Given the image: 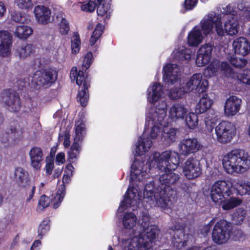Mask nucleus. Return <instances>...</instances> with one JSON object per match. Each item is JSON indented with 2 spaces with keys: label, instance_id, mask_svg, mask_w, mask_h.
<instances>
[{
  "label": "nucleus",
  "instance_id": "1",
  "mask_svg": "<svg viewBox=\"0 0 250 250\" xmlns=\"http://www.w3.org/2000/svg\"><path fill=\"white\" fill-rule=\"evenodd\" d=\"M180 164L179 155L178 153L169 150L165 151L162 153L154 152L152 158L149 162L150 167H156L158 169L165 173L160 175L159 182L161 184L160 195H165L169 193L168 196L171 204L172 191L170 186L175 184L180 179V176L172 172Z\"/></svg>",
  "mask_w": 250,
  "mask_h": 250
},
{
  "label": "nucleus",
  "instance_id": "2",
  "mask_svg": "<svg viewBox=\"0 0 250 250\" xmlns=\"http://www.w3.org/2000/svg\"><path fill=\"white\" fill-rule=\"evenodd\" d=\"M167 104L163 101L157 106L150 108L146 114L145 131L136 144L135 153L142 155L148 152L161 130L166 124Z\"/></svg>",
  "mask_w": 250,
  "mask_h": 250
},
{
  "label": "nucleus",
  "instance_id": "3",
  "mask_svg": "<svg viewBox=\"0 0 250 250\" xmlns=\"http://www.w3.org/2000/svg\"><path fill=\"white\" fill-rule=\"evenodd\" d=\"M160 232L158 227L150 225L149 216L145 214L138 229L133 230V237L122 242L123 250H148L155 243Z\"/></svg>",
  "mask_w": 250,
  "mask_h": 250
},
{
  "label": "nucleus",
  "instance_id": "4",
  "mask_svg": "<svg viewBox=\"0 0 250 250\" xmlns=\"http://www.w3.org/2000/svg\"><path fill=\"white\" fill-rule=\"evenodd\" d=\"M145 164L143 161L135 160L131 167L130 180L132 183L130 185L125 196L124 201L120 205L118 211L123 212L128 207L136 208L142 197L139 187L145 185V182L150 178V174L144 170Z\"/></svg>",
  "mask_w": 250,
  "mask_h": 250
},
{
  "label": "nucleus",
  "instance_id": "5",
  "mask_svg": "<svg viewBox=\"0 0 250 250\" xmlns=\"http://www.w3.org/2000/svg\"><path fill=\"white\" fill-rule=\"evenodd\" d=\"M223 166L229 174L245 172L250 168V155L243 149H233L224 156Z\"/></svg>",
  "mask_w": 250,
  "mask_h": 250
},
{
  "label": "nucleus",
  "instance_id": "6",
  "mask_svg": "<svg viewBox=\"0 0 250 250\" xmlns=\"http://www.w3.org/2000/svg\"><path fill=\"white\" fill-rule=\"evenodd\" d=\"M70 77L72 81L76 80V83L80 86L77 95V101L82 106L87 104L89 94L88 88L90 85V80L84 70H80L78 72L77 68L73 67L70 71Z\"/></svg>",
  "mask_w": 250,
  "mask_h": 250
},
{
  "label": "nucleus",
  "instance_id": "7",
  "mask_svg": "<svg viewBox=\"0 0 250 250\" xmlns=\"http://www.w3.org/2000/svg\"><path fill=\"white\" fill-rule=\"evenodd\" d=\"M154 189V182L151 180L149 181V184H146L144 191V200L151 207H160L165 209L170 205V200L168 196L169 193L167 194V197L164 195H160V192H153Z\"/></svg>",
  "mask_w": 250,
  "mask_h": 250
},
{
  "label": "nucleus",
  "instance_id": "8",
  "mask_svg": "<svg viewBox=\"0 0 250 250\" xmlns=\"http://www.w3.org/2000/svg\"><path fill=\"white\" fill-rule=\"evenodd\" d=\"M221 16L210 13L205 16L201 21L198 26L203 32V34L207 36L213 33V25L218 36H223L224 31L221 21Z\"/></svg>",
  "mask_w": 250,
  "mask_h": 250
},
{
  "label": "nucleus",
  "instance_id": "9",
  "mask_svg": "<svg viewBox=\"0 0 250 250\" xmlns=\"http://www.w3.org/2000/svg\"><path fill=\"white\" fill-rule=\"evenodd\" d=\"M233 185L225 180H218L210 187L209 196L214 203H220L225 196H230L232 194Z\"/></svg>",
  "mask_w": 250,
  "mask_h": 250
},
{
  "label": "nucleus",
  "instance_id": "10",
  "mask_svg": "<svg viewBox=\"0 0 250 250\" xmlns=\"http://www.w3.org/2000/svg\"><path fill=\"white\" fill-rule=\"evenodd\" d=\"M216 139L221 144L230 142L236 133V128L231 123L223 121L215 128Z\"/></svg>",
  "mask_w": 250,
  "mask_h": 250
},
{
  "label": "nucleus",
  "instance_id": "11",
  "mask_svg": "<svg viewBox=\"0 0 250 250\" xmlns=\"http://www.w3.org/2000/svg\"><path fill=\"white\" fill-rule=\"evenodd\" d=\"M230 236V223L222 220L217 222L212 232L213 242L217 244L226 243Z\"/></svg>",
  "mask_w": 250,
  "mask_h": 250
},
{
  "label": "nucleus",
  "instance_id": "12",
  "mask_svg": "<svg viewBox=\"0 0 250 250\" xmlns=\"http://www.w3.org/2000/svg\"><path fill=\"white\" fill-rule=\"evenodd\" d=\"M57 78V72L52 69L37 71L32 77L33 83L39 86L48 87L54 83Z\"/></svg>",
  "mask_w": 250,
  "mask_h": 250
},
{
  "label": "nucleus",
  "instance_id": "13",
  "mask_svg": "<svg viewBox=\"0 0 250 250\" xmlns=\"http://www.w3.org/2000/svg\"><path fill=\"white\" fill-rule=\"evenodd\" d=\"M183 172L188 179L199 177L202 173V167L199 160L191 156L188 158L182 165Z\"/></svg>",
  "mask_w": 250,
  "mask_h": 250
},
{
  "label": "nucleus",
  "instance_id": "14",
  "mask_svg": "<svg viewBox=\"0 0 250 250\" xmlns=\"http://www.w3.org/2000/svg\"><path fill=\"white\" fill-rule=\"evenodd\" d=\"M111 0H95L94 1H91L81 6L82 11L89 12H93L97 6V13L98 16H104L106 15L107 18L110 16V2Z\"/></svg>",
  "mask_w": 250,
  "mask_h": 250
},
{
  "label": "nucleus",
  "instance_id": "15",
  "mask_svg": "<svg viewBox=\"0 0 250 250\" xmlns=\"http://www.w3.org/2000/svg\"><path fill=\"white\" fill-rule=\"evenodd\" d=\"M0 101L5 104L8 110L16 112L21 107V103L19 96L11 89H5L0 93Z\"/></svg>",
  "mask_w": 250,
  "mask_h": 250
},
{
  "label": "nucleus",
  "instance_id": "16",
  "mask_svg": "<svg viewBox=\"0 0 250 250\" xmlns=\"http://www.w3.org/2000/svg\"><path fill=\"white\" fill-rule=\"evenodd\" d=\"M185 86L187 91L188 92L197 90L199 92H203L208 88V82L205 79H203L201 74L197 73L191 77Z\"/></svg>",
  "mask_w": 250,
  "mask_h": 250
},
{
  "label": "nucleus",
  "instance_id": "17",
  "mask_svg": "<svg viewBox=\"0 0 250 250\" xmlns=\"http://www.w3.org/2000/svg\"><path fill=\"white\" fill-rule=\"evenodd\" d=\"M13 44L12 35L7 31H0V56L8 57L11 54Z\"/></svg>",
  "mask_w": 250,
  "mask_h": 250
},
{
  "label": "nucleus",
  "instance_id": "18",
  "mask_svg": "<svg viewBox=\"0 0 250 250\" xmlns=\"http://www.w3.org/2000/svg\"><path fill=\"white\" fill-rule=\"evenodd\" d=\"M163 70V80L168 84L174 83L180 78L181 69L176 64H167Z\"/></svg>",
  "mask_w": 250,
  "mask_h": 250
},
{
  "label": "nucleus",
  "instance_id": "19",
  "mask_svg": "<svg viewBox=\"0 0 250 250\" xmlns=\"http://www.w3.org/2000/svg\"><path fill=\"white\" fill-rule=\"evenodd\" d=\"M178 147L181 155H187L199 151L201 146L197 139L189 138L183 140L179 143Z\"/></svg>",
  "mask_w": 250,
  "mask_h": 250
},
{
  "label": "nucleus",
  "instance_id": "20",
  "mask_svg": "<svg viewBox=\"0 0 250 250\" xmlns=\"http://www.w3.org/2000/svg\"><path fill=\"white\" fill-rule=\"evenodd\" d=\"M242 104L240 98L231 96L226 100L224 105V114L226 116L235 115L240 110Z\"/></svg>",
  "mask_w": 250,
  "mask_h": 250
},
{
  "label": "nucleus",
  "instance_id": "21",
  "mask_svg": "<svg viewBox=\"0 0 250 250\" xmlns=\"http://www.w3.org/2000/svg\"><path fill=\"white\" fill-rule=\"evenodd\" d=\"M213 46L209 43L202 45L197 54L196 63L198 66L202 67L207 64L211 58Z\"/></svg>",
  "mask_w": 250,
  "mask_h": 250
},
{
  "label": "nucleus",
  "instance_id": "22",
  "mask_svg": "<svg viewBox=\"0 0 250 250\" xmlns=\"http://www.w3.org/2000/svg\"><path fill=\"white\" fill-rule=\"evenodd\" d=\"M34 13L38 23L45 25L51 22V12L48 7L44 5L36 6Z\"/></svg>",
  "mask_w": 250,
  "mask_h": 250
},
{
  "label": "nucleus",
  "instance_id": "23",
  "mask_svg": "<svg viewBox=\"0 0 250 250\" xmlns=\"http://www.w3.org/2000/svg\"><path fill=\"white\" fill-rule=\"evenodd\" d=\"M30 165L36 170H40L43 160V154L41 148L38 146L32 147L28 153Z\"/></svg>",
  "mask_w": 250,
  "mask_h": 250
},
{
  "label": "nucleus",
  "instance_id": "24",
  "mask_svg": "<svg viewBox=\"0 0 250 250\" xmlns=\"http://www.w3.org/2000/svg\"><path fill=\"white\" fill-rule=\"evenodd\" d=\"M223 36L225 33L229 35L233 36L237 34L239 29V21L238 16L229 15L225 17Z\"/></svg>",
  "mask_w": 250,
  "mask_h": 250
},
{
  "label": "nucleus",
  "instance_id": "25",
  "mask_svg": "<svg viewBox=\"0 0 250 250\" xmlns=\"http://www.w3.org/2000/svg\"><path fill=\"white\" fill-rule=\"evenodd\" d=\"M192 236L190 234H185L182 230H177L174 232L172 238L173 246L178 250L185 248L191 241Z\"/></svg>",
  "mask_w": 250,
  "mask_h": 250
},
{
  "label": "nucleus",
  "instance_id": "26",
  "mask_svg": "<svg viewBox=\"0 0 250 250\" xmlns=\"http://www.w3.org/2000/svg\"><path fill=\"white\" fill-rule=\"evenodd\" d=\"M70 174L67 173L63 175L62 178L63 184L61 185L55 195H53L52 203L53 208H57L60 205L65 194V187L64 184H68L70 181Z\"/></svg>",
  "mask_w": 250,
  "mask_h": 250
},
{
  "label": "nucleus",
  "instance_id": "27",
  "mask_svg": "<svg viewBox=\"0 0 250 250\" xmlns=\"http://www.w3.org/2000/svg\"><path fill=\"white\" fill-rule=\"evenodd\" d=\"M233 47L235 54L245 56L250 52V43L244 37H240L233 42Z\"/></svg>",
  "mask_w": 250,
  "mask_h": 250
},
{
  "label": "nucleus",
  "instance_id": "28",
  "mask_svg": "<svg viewBox=\"0 0 250 250\" xmlns=\"http://www.w3.org/2000/svg\"><path fill=\"white\" fill-rule=\"evenodd\" d=\"M163 90L159 83H155L147 89V100L149 103H155L162 96Z\"/></svg>",
  "mask_w": 250,
  "mask_h": 250
},
{
  "label": "nucleus",
  "instance_id": "29",
  "mask_svg": "<svg viewBox=\"0 0 250 250\" xmlns=\"http://www.w3.org/2000/svg\"><path fill=\"white\" fill-rule=\"evenodd\" d=\"M187 112L185 105L179 103L173 104L168 110L169 117L174 120L184 119Z\"/></svg>",
  "mask_w": 250,
  "mask_h": 250
},
{
  "label": "nucleus",
  "instance_id": "30",
  "mask_svg": "<svg viewBox=\"0 0 250 250\" xmlns=\"http://www.w3.org/2000/svg\"><path fill=\"white\" fill-rule=\"evenodd\" d=\"M204 35L202 33L200 27L195 26L188 33V43L190 46H197L204 39Z\"/></svg>",
  "mask_w": 250,
  "mask_h": 250
},
{
  "label": "nucleus",
  "instance_id": "31",
  "mask_svg": "<svg viewBox=\"0 0 250 250\" xmlns=\"http://www.w3.org/2000/svg\"><path fill=\"white\" fill-rule=\"evenodd\" d=\"M166 125V124L162 129L161 139L166 145H169L176 141L177 130Z\"/></svg>",
  "mask_w": 250,
  "mask_h": 250
},
{
  "label": "nucleus",
  "instance_id": "32",
  "mask_svg": "<svg viewBox=\"0 0 250 250\" xmlns=\"http://www.w3.org/2000/svg\"><path fill=\"white\" fill-rule=\"evenodd\" d=\"M212 104V101L208 96L206 94H204L196 106V113L198 114L204 113L210 107Z\"/></svg>",
  "mask_w": 250,
  "mask_h": 250
},
{
  "label": "nucleus",
  "instance_id": "33",
  "mask_svg": "<svg viewBox=\"0 0 250 250\" xmlns=\"http://www.w3.org/2000/svg\"><path fill=\"white\" fill-rule=\"evenodd\" d=\"M15 177L16 181L20 184L24 186H30L31 181L29 179H26L28 173L22 167H17L15 170Z\"/></svg>",
  "mask_w": 250,
  "mask_h": 250
},
{
  "label": "nucleus",
  "instance_id": "34",
  "mask_svg": "<svg viewBox=\"0 0 250 250\" xmlns=\"http://www.w3.org/2000/svg\"><path fill=\"white\" fill-rule=\"evenodd\" d=\"M13 33L19 39H26L32 34L33 29L27 25H20L16 27Z\"/></svg>",
  "mask_w": 250,
  "mask_h": 250
},
{
  "label": "nucleus",
  "instance_id": "35",
  "mask_svg": "<svg viewBox=\"0 0 250 250\" xmlns=\"http://www.w3.org/2000/svg\"><path fill=\"white\" fill-rule=\"evenodd\" d=\"M242 203V200L238 197H231L229 199L222 200V202L217 203L221 204L222 208L224 210H230L238 206Z\"/></svg>",
  "mask_w": 250,
  "mask_h": 250
},
{
  "label": "nucleus",
  "instance_id": "36",
  "mask_svg": "<svg viewBox=\"0 0 250 250\" xmlns=\"http://www.w3.org/2000/svg\"><path fill=\"white\" fill-rule=\"evenodd\" d=\"M172 55L176 60H188L190 59L191 51L184 46H182L178 49H175L173 52Z\"/></svg>",
  "mask_w": 250,
  "mask_h": 250
},
{
  "label": "nucleus",
  "instance_id": "37",
  "mask_svg": "<svg viewBox=\"0 0 250 250\" xmlns=\"http://www.w3.org/2000/svg\"><path fill=\"white\" fill-rule=\"evenodd\" d=\"M122 222L125 229H131L136 225L137 217L132 212L126 213L123 217Z\"/></svg>",
  "mask_w": 250,
  "mask_h": 250
},
{
  "label": "nucleus",
  "instance_id": "38",
  "mask_svg": "<svg viewBox=\"0 0 250 250\" xmlns=\"http://www.w3.org/2000/svg\"><path fill=\"white\" fill-rule=\"evenodd\" d=\"M205 123L209 132L213 130L215 122L217 120V116L214 110L209 109L205 117Z\"/></svg>",
  "mask_w": 250,
  "mask_h": 250
},
{
  "label": "nucleus",
  "instance_id": "39",
  "mask_svg": "<svg viewBox=\"0 0 250 250\" xmlns=\"http://www.w3.org/2000/svg\"><path fill=\"white\" fill-rule=\"evenodd\" d=\"M35 52V47L31 44L21 45L17 50V52L21 59H25Z\"/></svg>",
  "mask_w": 250,
  "mask_h": 250
},
{
  "label": "nucleus",
  "instance_id": "40",
  "mask_svg": "<svg viewBox=\"0 0 250 250\" xmlns=\"http://www.w3.org/2000/svg\"><path fill=\"white\" fill-rule=\"evenodd\" d=\"M234 189L238 194L244 195L250 193V182L247 181H238L234 186Z\"/></svg>",
  "mask_w": 250,
  "mask_h": 250
},
{
  "label": "nucleus",
  "instance_id": "41",
  "mask_svg": "<svg viewBox=\"0 0 250 250\" xmlns=\"http://www.w3.org/2000/svg\"><path fill=\"white\" fill-rule=\"evenodd\" d=\"M85 134L84 124L81 121H78L75 124V134L74 142L78 143L83 140Z\"/></svg>",
  "mask_w": 250,
  "mask_h": 250
},
{
  "label": "nucleus",
  "instance_id": "42",
  "mask_svg": "<svg viewBox=\"0 0 250 250\" xmlns=\"http://www.w3.org/2000/svg\"><path fill=\"white\" fill-rule=\"evenodd\" d=\"M188 91H187L185 85L182 86L180 85L179 87L175 86L170 90L169 96L172 99L177 100L181 98Z\"/></svg>",
  "mask_w": 250,
  "mask_h": 250
},
{
  "label": "nucleus",
  "instance_id": "43",
  "mask_svg": "<svg viewBox=\"0 0 250 250\" xmlns=\"http://www.w3.org/2000/svg\"><path fill=\"white\" fill-rule=\"evenodd\" d=\"M81 45V41L79 33L75 32L71 38V48L73 53L79 52Z\"/></svg>",
  "mask_w": 250,
  "mask_h": 250
},
{
  "label": "nucleus",
  "instance_id": "44",
  "mask_svg": "<svg viewBox=\"0 0 250 250\" xmlns=\"http://www.w3.org/2000/svg\"><path fill=\"white\" fill-rule=\"evenodd\" d=\"M246 215V211L242 208H239L233 214L232 216V221L235 224L240 225L243 222Z\"/></svg>",
  "mask_w": 250,
  "mask_h": 250
},
{
  "label": "nucleus",
  "instance_id": "45",
  "mask_svg": "<svg viewBox=\"0 0 250 250\" xmlns=\"http://www.w3.org/2000/svg\"><path fill=\"white\" fill-rule=\"evenodd\" d=\"M186 123L189 128L192 129L195 128L198 123L197 114L193 112L189 113L186 117Z\"/></svg>",
  "mask_w": 250,
  "mask_h": 250
},
{
  "label": "nucleus",
  "instance_id": "46",
  "mask_svg": "<svg viewBox=\"0 0 250 250\" xmlns=\"http://www.w3.org/2000/svg\"><path fill=\"white\" fill-rule=\"evenodd\" d=\"M80 146L78 143L74 142L70 150L68 153V158L70 162H74L79 156Z\"/></svg>",
  "mask_w": 250,
  "mask_h": 250
},
{
  "label": "nucleus",
  "instance_id": "47",
  "mask_svg": "<svg viewBox=\"0 0 250 250\" xmlns=\"http://www.w3.org/2000/svg\"><path fill=\"white\" fill-rule=\"evenodd\" d=\"M104 27L101 23H98L93 31L90 40V44L91 45H94L97 41L102 35Z\"/></svg>",
  "mask_w": 250,
  "mask_h": 250
},
{
  "label": "nucleus",
  "instance_id": "48",
  "mask_svg": "<svg viewBox=\"0 0 250 250\" xmlns=\"http://www.w3.org/2000/svg\"><path fill=\"white\" fill-rule=\"evenodd\" d=\"M58 30L62 35H67L69 30L70 26L68 21L64 17H61L58 25Z\"/></svg>",
  "mask_w": 250,
  "mask_h": 250
},
{
  "label": "nucleus",
  "instance_id": "49",
  "mask_svg": "<svg viewBox=\"0 0 250 250\" xmlns=\"http://www.w3.org/2000/svg\"><path fill=\"white\" fill-rule=\"evenodd\" d=\"M229 61L232 65L235 67H243L246 65L248 61L244 58H237L234 56L229 58Z\"/></svg>",
  "mask_w": 250,
  "mask_h": 250
},
{
  "label": "nucleus",
  "instance_id": "50",
  "mask_svg": "<svg viewBox=\"0 0 250 250\" xmlns=\"http://www.w3.org/2000/svg\"><path fill=\"white\" fill-rule=\"evenodd\" d=\"M49 229V221L48 220L42 221L38 228V236L42 238V236L47 232Z\"/></svg>",
  "mask_w": 250,
  "mask_h": 250
},
{
  "label": "nucleus",
  "instance_id": "51",
  "mask_svg": "<svg viewBox=\"0 0 250 250\" xmlns=\"http://www.w3.org/2000/svg\"><path fill=\"white\" fill-rule=\"evenodd\" d=\"M14 2L21 9H28L33 6V3L31 0H14Z\"/></svg>",
  "mask_w": 250,
  "mask_h": 250
},
{
  "label": "nucleus",
  "instance_id": "52",
  "mask_svg": "<svg viewBox=\"0 0 250 250\" xmlns=\"http://www.w3.org/2000/svg\"><path fill=\"white\" fill-rule=\"evenodd\" d=\"M238 80L244 84L250 85V69H246L239 73Z\"/></svg>",
  "mask_w": 250,
  "mask_h": 250
},
{
  "label": "nucleus",
  "instance_id": "53",
  "mask_svg": "<svg viewBox=\"0 0 250 250\" xmlns=\"http://www.w3.org/2000/svg\"><path fill=\"white\" fill-rule=\"evenodd\" d=\"M8 132L13 135L14 137L20 138L22 136L23 130L18 124L15 123L10 126Z\"/></svg>",
  "mask_w": 250,
  "mask_h": 250
},
{
  "label": "nucleus",
  "instance_id": "54",
  "mask_svg": "<svg viewBox=\"0 0 250 250\" xmlns=\"http://www.w3.org/2000/svg\"><path fill=\"white\" fill-rule=\"evenodd\" d=\"M54 160L53 157H46L45 160V166L44 170L47 175H50L54 168Z\"/></svg>",
  "mask_w": 250,
  "mask_h": 250
},
{
  "label": "nucleus",
  "instance_id": "55",
  "mask_svg": "<svg viewBox=\"0 0 250 250\" xmlns=\"http://www.w3.org/2000/svg\"><path fill=\"white\" fill-rule=\"evenodd\" d=\"M222 14H224L225 16L224 18L227 17L229 15L237 16L234 5L232 4H229L225 7L223 8Z\"/></svg>",
  "mask_w": 250,
  "mask_h": 250
},
{
  "label": "nucleus",
  "instance_id": "56",
  "mask_svg": "<svg viewBox=\"0 0 250 250\" xmlns=\"http://www.w3.org/2000/svg\"><path fill=\"white\" fill-rule=\"evenodd\" d=\"M92 53L88 52L84 58L83 62L82 65V69L85 71L89 68L92 63Z\"/></svg>",
  "mask_w": 250,
  "mask_h": 250
},
{
  "label": "nucleus",
  "instance_id": "57",
  "mask_svg": "<svg viewBox=\"0 0 250 250\" xmlns=\"http://www.w3.org/2000/svg\"><path fill=\"white\" fill-rule=\"evenodd\" d=\"M220 69V63L219 62H214L211 63L207 68V71L209 73L210 75H216Z\"/></svg>",
  "mask_w": 250,
  "mask_h": 250
},
{
  "label": "nucleus",
  "instance_id": "58",
  "mask_svg": "<svg viewBox=\"0 0 250 250\" xmlns=\"http://www.w3.org/2000/svg\"><path fill=\"white\" fill-rule=\"evenodd\" d=\"M43 177V174L40 172H37L35 174V175L33 178V184H35L36 185L38 183H40L38 186L39 190H41L42 188L43 187L44 185V182L41 181V179Z\"/></svg>",
  "mask_w": 250,
  "mask_h": 250
},
{
  "label": "nucleus",
  "instance_id": "59",
  "mask_svg": "<svg viewBox=\"0 0 250 250\" xmlns=\"http://www.w3.org/2000/svg\"><path fill=\"white\" fill-rule=\"evenodd\" d=\"M50 203V199L49 197L46 196L45 195H42L38 203V208L41 209H43L47 207Z\"/></svg>",
  "mask_w": 250,
  "mask_h": 250
},
{
  "label": "nucleus",
  "instance_id": "60",
  "mask_svg": "<svg viewBox=\"0 0 250 250\" xmlns=\"http://www.w3.org/2000/svg\"><path fill=\"white\" fill-rule=\"evenodd\" d=\"M237 8L240 11L246 13V16L250 14V3L248 2H240L237 5Z\"/></svg>",
  "mask_w": 250,
  "mask_h": 250
},
{
  "label": "nucleus",
  "instance_id": "61",
  "mask_svg": "<svg viewBox=\"0 0 250 250\" xmlns=\"http://www.w3.org/2000/svg\"><path fill=\"white\" fill-rule=\"evenodd\" d=\"M198 0H185L184 7L186 10L192 9L197 4Z\"/></svg>",
  "mask_w": 250,
  "mask_h": 250
},
{
  "label": "nucleus",
  "instance_id": "62",
  "mask_svg": "<svg viewBox=\"0 0 250 250\" xmlns=\"http://www.w3.org/2000/svg\"><path fill=\"white\" fill-rule=\"evenodd\" d=\"M220 68L221 70L225 72L227 74H230L232 72V69L228 62H223L220 64Z\"/></svg>",
  "mask_w": 250,
  "mask_h": 250
},
{
  "label": "nucleus",
  "instance_id": "63",
  "mask_svg": "<svg viewBox=\"0 0 250 250\" xmlns=\"http://www.w3.org/2000/svg\"><path fill=\"white\" fill-rule=\"evenodd\" d=\"M11 19L16 22H20L23 21L24 17L22 16L20 13L14 12L11 14Z\"/></svg>",
  "mask_w": 250,
  "mask_h": 250
},
{
  "label": "nucleus",
  "instance_id": "64",
  "mask_svg": "<svg viewBox=\"0 0 250 250\" xmlns=\"http://www.w3.org/2000/svg\"><path fill=\"white\" fill-rule=\"evenodd\" d=\"M65 162V154L63 152L58 153L56 157V163L58 165H60L64 163Z\"/></svg>",
  "mask_w": 250,
  "mask_h": 250
}]
</instances>
